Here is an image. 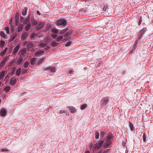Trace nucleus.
<instances>
[{
    "mask_svg": "<svg viewBox=\"0 0 153 153\" xmlns=\"http://www.w3.org/2000/svg\"><path fill=\"white\" fill-rule=\"evenodd\" d=\"M111 136H108L106 138V140H110V139L111 138Z\"/></svg>",
    "mask_w": 153,
    "mask_h": 153,
    "instance_id": "nucleus-51",
    "label": "nucleus"
},
{
    "mask_svg": "<svg viewBox=\"0 0 153 153\" xmlns=\"http://www.w3.org/2000/svg\"><path fill=\"white\" fill-rule=\"evenodd\" d=\"M109 149H107L106 150H105L103 153H109Z\"/></svg>",
    "mask_w": 153,
    "mask_h": 153,
    "instance_id": "nucleus-52",
    "label": "nucleus"
},
{
    "mask_svg": "<svg viewBox=\"0 0 153 153\" xmlns=\"http://www.w3.org/2000/svg\"><path fill=\"white\" fill-rule=\"evenodd\" d=\"M1 151L2 152H6L8 151V150L7 149H2L1 150Z\"/></svg>",
    "mask_w": 153,
    "mask_h": 153,
    "instance_id": "nucleus-55",
    "label": "nucleus"
},
{
    "mask_svg": "<svg viewBox=\"0 0 153 153\" xmlns=\"http://www.w3.org/2000/svg\"><path fill=\"white\" fill-rule=\"evenodd\" d=\"M7 33L9 34V27H6L5 28Z\"/></svg>",
    "mask_w": 153,
    "mask_h": 153,
    "instance_id": "nucleus-44",
    "label": "nucleus"
},
{
    "mask_svg": "<svg viewBox=\"0 0 153 153\" xmlns=\"http://www.w3.org/2000/svg\"><path fill=\"white\" fill-rule=\"evenodd\" d=\"M51 36L53 39L56 37L57 36L55 34H52Z\"/></svg>",
    "mask_w": 153,
    "mask_h": 153,
    "instance_id": "nucleus-53",
    "label": "nucleus"
},
{
    "mask_svg": "<svg viewBox=\"0 0 153 153\" xmlns=\"http://www.w3.org/2000/svg\"><path fill=\"white\" fill-rule=\"evenodd\" d=\"M28 34L26 32H25L21 36V38L23 40L25 39L27 36Z\"/></svg>",
    "mask_w": 153,
    "mask_h": 153,
    "instance_id": "nucleus-19",
    "label": "nucleus"
},
{
    "mask_svg": "<svg viewBox=\"0 0 153 153\" xmlns=\"http://www.w3.org/2000/svg\"><path fill=\"white\" fill-rule=\"evenodd\" d=\"M27 7H25L23 10H22V14L23 15L25 16L27 14Z\"/></svg>",
    "mask_w": 153,
    "mask_h": 153,
    "instance_id": "nucleus-20",
    "label": "nucleus"
},
{
    "mask_svg": "<svg viewBox=\"0 0 153 153\" xmlns=\"http://www.w3.org/2000/svg\"><path fill=\"white\" fill-rule=\"evenodd\" d=\"M41 37V36H39V37Z\"/></svg>",
    "mask_w": 153,
    "mask_h": 153,
    "instance_id": "nucleus-64",
    "label": "nucleus"
},
{
    "mask_svg": "<svg viewBox=\"0 0 153 153\" xmlns=\"http://www.w3.org/2000/svg\"><path fill=\"white\" fill-rule=\"evenodd\" d=\"M6 109L4 108H1L0 111V115L1 116L4 117L7 114Z\"/></svg>",
    "mask_w": 153,
    "mask_h": 153,
    "instance_id": "nucleus-5",
    "label": "nucleus"
},
{
    "mask_svg": "<svg viewBox=\"0 0 153 153\" xmlns=\"http://www.w3.org/2000/svg\"><path fill=\"white\" fill-rule=\"evenodd\" d=\"M51 32L54 34H57L58 33V30L56 29L53 28L51 30Z\"/></svg>",
    "mask_w": 153,
    "mask_h": 153,
    "instance_id": "nucleus-30",
    "label": "nucleus"
},
{
    "mask_svg": "<svg viewBox=\"0 0 153 153\" xmlns=\"http://www.w3.org/2000/svg\"><path fill=\"white\" fill-rule=\"evenodd\" d=\"M7 57H5L4 60L1 63V64L0 65V68H2L3 66L5 64V63L7 61Z\"/></svg>",
    "mask_w": 153,
    "mask_h": 153,
    "instance_id": "nucleus-9",
    "label": "nucleus"
},
{
    "mask_svg": "<svg viewBox=\"0 0 153 153\" xmlns=\"http://www.w3.org/2000/svg\"><path fill=\"white\" fill-rule=\"evenodd\" d=\"M23 27V25L22 24H21L19 25L18 30V32H20L22 29Z\"/></svg>",
    "mask_w": 153,
    "mask_h": 153,
    "instance_id": "nucleus-26",
    "label": "nucleus"
},
{
    "mask_svg": "<svg viewBox=\"0 0 153 153\" xmlns=\"http://www.w3.org/2000/svg\"><path fill=\"white\" fill-rule=\"evenodd\" d=\"M45 52L44 51L40 50L39 51H36L35 53V55L36 56H38L40 55Z\"/></svg>",
    "mask_w": 153,
    "mask_h": 153,
    "instance_id": "nucleus-15",
    "label": "nucleus"
},
{
    "mask_svg": "<svg viewBox=\"0 0 153 153\" xmlns=\"http://www.w3.org/2000/svg\"><path fill=\"white\" fill-rule=\"evenodd\" d=\"M50 48V47L49 46H47V47L45 48V50L46 51H47Z\"/></svg>",
    "mask_w": 153,
    "mask_h": 153,
    "instance_id": "nucleus-56",
    "label": "nucleus"
},
{
    "mask_svg": "<svg viewBox=\"0 0 153 153\" xmlns=\"http://www.w3.org/2000/svg\"><path fill=\"white\" fill-rule=\"evenodd\" d=\"M146 31V28H144L140 30L138 33L137 40H139L142 37L145 32Z\"/></svg>",
    "mask_w": 153,
    "mask_h": 153,
    "instance_id": "nucleus-3",
    "label": "nucleus"
},
{
    "mask_svg": "<svg viewBox=\"0 0 153 153\" xmlns=\"http://www.w3.org/2000/svg\"><path fill=\"white\" fill-rule=\"evenodd\" d=\"M85 153H90L89 151H87Z\"/></svg>",
    "mask_w": 153,
    "mask_h": 153,
    "instance_id": "nucleus-61",
    "label": "nucleus"
},
{
    "mask_svg": "<svg viewBox=\"0 0 153 153\" xmlns=\"http://www.w3.org/2000/svg\"><path fill=\"white\" fill-rule=\"evenodd\" d=\"M138 19L139 20L138 22V25H140L142 22V17L140 16L139 15L137 16Z\"/></svg>",
    "mask_w": 153,
    "mask_h": 153,
    "instance_id": "nucleus-24",
    "label": "nucleus"
},
{
    "mask_svg": "<svg viewBox=\"0 0 153 153\" xmlns=\"http://www.w3.org/2000/svg\"><path fill=\"white\" fill-rule=\"evenodd\" d=\"M37 14L38 15H41V13H40V12H39V11H37Z\"/></svg>",
    "mask_w": 153,
    "mask_h": 153,
    "instance_id": "nucleus-59",
    "label": "nucleus"
},
{
    "mask_svg": "<svg viewBox=\"0 0 153 153\" xmlns=\"http://www.w3.org/2000/svg\"><path fill=\"white\" fill-rule=\"evenodd\" d=\"M71 43H72L70 41L68 42L65 44V46H69L71 44Z\"/></svg>",
    "mask_w": 153,
    "mask_h": 153,
    "instance_id": "nucleus-43",
    "label": "nucleus"
},
{
    "mask_svg": "<svg viewBox=\"0 0 153 153\" xmlns=\"http://www.w3.org/2000/svg\"><path fill=\"white\" fill-rule=\"evenodd\" d=\"M28 42L27 41H24L23 43V45H27V44Z\"/></svg>",
    "mask_w": 153,
    "mask_h": 153,
    "instance_id": "nucleus-50",
    "label": "nucleus"
},
{
    "mask_svg": "<svg viewBox=\"0 0 153 153\" xmlns=\"http://www.w3.org/2000/svg\"><path fill=\"white\" fill-rule=\"evenodd\" d=\"M106 142L104 143L103 146L104 147L109 146L111 144V141L110 140H106Z\"/></svg>",
    "mask_w": 153,
    "mask_h": 153,
    "instance_id": "nucleus-13",
    "label": "nucleus"
},
{
    "mask_svg": "<svg viewBox=\"0 0 153 153\" xmlns=\"http://www.w3.org/2000/svg\"><path fill=\"white\" fill-rule=\"evenodd\" d=\"M45 58H43L41 59H40L39 60L38 63H37V64L38 65H40L42 63V62L43 61H44V60H45Z\"/></svg>",
    "mask_w": 153,
    "mask_h": 153,
    "instance_id": "nucleus-29",
    "label": "nucleus"
},
{
    "mask_svg": "<svg viewBox=\"0 0 153 153\" xmlns=\"http://www.w3.org/2000/svg\"><path fill=\"white\" fill-rule=\"evenodd\" d=\"M23 58L22 57H20L17 60L16 64L19 65L23 63Z\"/></svg>",
    "mask_w": 153,
    "mask_h": 153,
    "instance_id": "nucleus-11",
    "label": "nucleus"
},
{
    "mask_svg": "<svg viewBox=\"0 0 153 153\" xmlns=\"http://www.w3.org/2000/svg\"><path fill=\"white\" fill-rule=\"evenodd\" d=\"M129 127L131 131H132L134 130V127L133 125L130 122H129Z\"/></svg>",
    "mask_w": 153,
    "mask_h": 153,
    "instance_id": "nucleus-28",
    "label": "nucleus"
},
{
    "mask_svg": "<svg viewBox=\"0 0 153 153\" xmlns=\"http://www.w3.org/2000/svg\"><path fill=\"white\" fill-rule=\"evenodd\" d=\"M10 87H5L4 90L5 92H7L10 90Z\"/></svg>",
    "mask_w": 153,
    "mask_h": 153,
    "instance_id": "nucleus-34",
    "label": "nucleus"
},
{
    "mask_svg": "<svg viewBox=\"0 0 153 153\" xmlns=\"http://www.w3.org/2000/svg\"><path fill=\"white\" fill-rule=\"evenodd\" d=\"M27 71V69H23L22 70V72L23 74L26 73Z\"/></svg>",
    "mask_w": 153,
    "mask_h": 153,
    "instance_id": "nucleus-49",
    "label": "nucleus"
},
{
    "mask_svg": "<svg viewBox=\"0 0 153 153\" xmlns=\"http://www.w3.org/2000/svg\"><path fill=\"white\" fill-rule=\"evenodd\" d=\"M21 68H18L16 71V75L17 76H19L21 72Z\"/></svg>",
    "mask_w": 153,
    "mask_h": 153,
    "instance_id": "nucleus-23",
    "label": "nucleus"
},
{
    "mask_svg": "<svg viewBox=\"0 0 153 153\" xmlns=\"http://www.w3.org/2000/svg\"><path fill=\"white\" fill-rule=\"evenodd\" d=\"M45 25V24L42 22H41L36 26V29L38 30H40L42 27H43Z\"/></svg>",
    "mask_w": 153,
    "mask_h": 153,
    "instance_id": "nucleus-10",
    "label": "nucleus"
},
{
    "mask_svg": "<svg viewBox=\"0 0 153 153\" xmlns=\"http://www.w3.org/2000/svg\"><path fill=\"white\" fill-rule=\"evenodd\" d=\"M146 135L145 134L143 133V141L144 142H145L146 140Z\"/></svg>",
    "mask_w": 153,
    "mask_h": 153,
    "instance_id": "nucleus-46",
    "label": "nucleus"
},
{
    "mask_svg": "<svg viewBox=\"0 0 153 153\" xmlns=\"http://www.w3.org/2000/svg\"><path fill=\"white\" fill-rule=\"evenodd\" d=\"M16 36L17 34L16 33H14L12 34V35L10 36V41H12L16 37Z\"/></svg>",
    "mask_w": 153,
    "mask_h": 153,
    "instance_id": "nucleus-16",
    "label": "nucleus"
},
{
    "mask_svg": "<svg viewBox=\"0 0 153 153\" xmlns=\"http://www.w3.org/2000/svg\"><path fill=\"white\" fill-rule=\"evenodd\" d=\"M95 138L96 139H99V136H100L99 133L97 131H96L95 132Z\"/></svg>",
    "mask_w": 153,
    "mask_h": 153,
    "instance_id": "nucleus-27",
    "label": "nucleus"
},
{
    "mask_svg": "<svg viewBox=\"0 0 153 153\" xmlns=\"http://www.w3.org/2000/svg\"><path fill=\"white\" fill-rule=\"evenodd\" d=\"M16 77H13L10 80V83L12 85H14L16 83Z\"/></svg>",
    "mask_w": 153,
    "mask_h": 153,
    "instance_id": "nucleus-8",
    "label": "nucleus"
},
{
    "mask_svg": "<svg viewBox=\"0 0 153 153\" xmlns=\"http://www.w3.org/2000/svg\"><path fill=\"white\" fill-rule=\"evenodd\" d=\"M56 23L57 25L64 26L67 24V22L65 19L62 18L56 21Z\"/></svg>",
    "mask_w": 153,
    "mask_h": 153,
    "instance_id": "nucleus-1",
    "label": "nucleus"
},
{
    "mask_svg": "<svg viewBox=\"0 0 153 153\" xmlns=\"http://www.w3.org/2000/svg\"><path fill=\"white\" fill-rule=\"evenodd\" d=\"M133 50V49L132 48L130 51V52H129V53L130 54L131 53H133V50Z\"/></svg>",
    "mask_w": 153,
    "mask_h": 153,
    "instance_id": "nucleus-58",
    "label": "nucleus"
},
{
    "mask_svg": "<svg viewBox=\"0 0 153 153\" xmlns=\"http://www.w3.org/2000/svg\"><path fill=\"white\" fill-rule=\"evenodd\" d=\"M33 26H35L37 24V22L36 21H33L32 23Z\"/></svg>",
    "mask_w": 153,
    "mask_h": 153,
    "instance_id": "nucleus-54",
    "label": "nucleus"
},
{
    "mask_svg": "<svg viewBox=\"0 0 153 153\" xmlns=\"http://www.w3.org/2000/svg\"><path fill=\"white\" fill-rule=\"evenodd\" d=\"M72 72V71L70 70L69 71V74H71Z\"/></svg>",
    "mask_w": 153,
    "mask_h": 153,
    "instance_id": "nucleus-60",
    "label": "nucleus"
},
{
    "mask_svg": "<svg viewBox=\"0 0 153 153\" xmlns=\"http://www.w3.org/2000/svg\"><path fill=\"white\" fill-rule=\"evenodd\" d=\"M0 35L3 38H4L5 37V33L2 31L0 32Z\"/></svg>",
    "mask_w": 153,
    "mask_h": 153,
    "instance_id": "nucleus-41",
    "label": "nucleus"
},
{
    "mask_svg": "<svg viewBox=\"0 0 153 153\" xmlns=\"http://www.w3.org/2000/svg\"><path fill=\"white\" fill-rule=\"evenodd\" d=\"M72 33V30H70L69 31L66 32L65 35V36H68L69 35H70Z\"/></svg>",
    "mask_w": 153,
    "mask_h": 153,
    "instance_id": "nucleus-37",
    "label": "nucleus"
},
{
    "mask_svg": "<svg viewBox=\"0 0 153 153\" xmlns=\"http://www.w3.org/2000/svg\"><path fill=\"white\" fill-rule=\"evenodd\" d=\"M105 134V132L104 131H102L101 132V136L100 137H102V138L104 136Z\"/></svg>",
    "mask_w": 153,
    "mask_h": 153,
    "instance_id": "nucleus-48",
    "label": "nucleus"
},
{
    "mask_svg": "<svg viewBox=\"0 0 153 153\" xmlns=\"http://www.w3.org/2000/svg\"><path fill=\"white\" fill-rule=\"evenodd\" d=\"M68 30V29L65 28L62 30L60 32V34H62L65 32H66Z\"/></svg>",
    "mask_w": 153,
    "mask_h": 153,
    "instance_id": "nucleus-42",
    "label": "nucleus"
},
{
    "mask_svg": "<svg viewBox=\"0 0 153 153\" xmlns=\"http://www.w3.org/2000/svg\"><path fill=\"white\" fill-rule=\"evenodd\" d=\"M138 40L137 39V40H136L135 41V43L133 47L132 48V49H133V50H134L136 48V47H137V41H138Z\"/></svg>",
    "mask_w": 153,
    "mask_h": 153,
    "instance_id": "nucleus-39",
    "label": "nucleus"
},
{
    "mask_svg": "<svg viewBox=\"0 0 153 153\" xmlns=\"http://www.w3.org/2000/svg\"><path fill=\"white\" fill-rule=\"evenodd\" d=\"M104 143L103 140H101L98 143H96L94 145L93 148V151H96V150L99 149Z\"/></svg>",
    "mask_w": 153,
    "mask_h": 153,
    "instance_id": "nucleus-2",
    "label": "nucleus"
},
{
    "mask_svg": "<svg viewBox=\"0 0 153 153\" xmlns=\"http://www.w3.org/2000/svg\"><path fill=\"white\" fill-rule=\"evenodd\" d=\"M63 38V36H61L59 37H57L55 41L56 42H59V41L61 40Z\"/></svg>",
    "mask_w": 153,
    "mask_h": 153,
    "instance_id": "nucleus-25",
    "label": "nucleus"
},
{
    "mask_svg": "<svg viewBox=\"0 0 153 153\" xmlns=\"http://www.w3.org/2000/svg\"><path fill=\"white\" fill-rule=\"evenodd\" d=\"M29 21H30L29 16L27 18L25 19L24 21V22H23L25 24H26L27 23L29 22Z\"/></svg>",
    "mask_w": 153,
    "mask_h": 153,
    "instance_id": "nucleus-35",
    "label": "nucleus"
},
{
    "mask_svg": "<svg viewBox=\"0 0 153 153\" xmlns=\"http://www.w3.org/2000/svg\"><path fill=\"white\" fill-rule=\"evenodd\" d=\"M33 45V44L31 42H28L27 45L26 46V47L28 49H30L32 48Z\"/></svg>",
    "mask_w": 153,
    "mask_h": 153,
    "instance_id": "nucleus-12",
    "label": "nucleus"
},
{
    "mask_svg": "<svg viewBox=\"0 0 153 153\" xmlns=\"http://www.w3.org/2000/svg\"><path fill=\"white\" fill-rule=\"evenodd\" d=\"M20 55L23 56L26 53V48H24L20 52Z\"/></svg>",
    "mask_w": 153,
    "mask_h": 153,
    "instance_id": "nucleus-17",
    "label": "nucleus"
},
{
    "mask_svg": "<svg viewBox=\"0 0 153 153\" xmlns=\"http://www.w3.org/2000/svg\"><path fill=\"white\" fill-rule=\"evenodd\" d=\"M43 69L45 71L50 70L52 72H54L56 71L55 68L52 67H44Z\"/></svg>",
    "mask_w": 153,
    "mask_h": 153,
    "instance_id": "nucleus-6",
    "label": "nucleus"
},
{
    "mask_svg": "<svg viewBox=\"0 0 153 153\" xmlns=\"http://www.w3.org/2000/svg\"><path fill=\"white\" fill-rule=\"evenodd\" d=\"M36 33H33L30 36V37L31 38H33L34 37L36 36Z\"/></svg>",
    "mask_w": 153,
    "mask_h": 153,
    "instance_id": "nucleus-47",
    "label": "nucleus"
},
{
    "mask_svg": "<svg viewBox=\"0 0 153 153\" xmlns=\"http://www.w3.org/2000/svg\"><path fill=\"white\" fill-rule=\"evenodd\" d=\"M5 42L3 41H1L0 42V46L1 47H3L5 44Z\"/></svg>",
    "mask_w": 153,
    "mask_h": 153,
    "instance_id": "nucleus-36",
    "label": "nucleus"
},
{
    "mask_svg": "<svg viewBox=\"0 0 153 153\" xmlns=\"http://www.w3.org/2000/svg\"><path fill=\"white\" fill-rule=\"evenodd\" d=\"M37 59L36 58H34L31 59L30 63L32 65H34L36 62Z\"/></svg>",
    "mask_w": 153,
    "mask_h": 153,
    "instance_id": "nucleus-22",
    "label": "nucleus"
},
{
    "mask_svg": "<svg viewBox=\"0 0 153 153\" xmlns=\"http://www.w3.org/2000/svg\"><path fill=\"white\" fill-rule=\"evenodd\" d=\"M28 65H29L28 62L27 61L26 62H25L24 65V68H27L28 67Z\"/></svg>",
    "mask_w": 153,
    "mask_h": 153,
    "instance_id": "nucleus-40",
    "label": "nucleus"
},
{
    "mask_svg": "<svg viewBox=\"0 0 153 153\" xmlns=\"http://www.w3.org/2000/svg\"><path fill=\"white\" fill-rule=\"evenodd\" d=\"M5 71H2L0 74V79H1L4 76L5 74Z\"/></svg>",
    "mask_w": 153,
    "mask_h": 153,
    "instance_id": "nucleus-33",
    "label": "nucleus"
},
{
    "mask_svg": "<svg viewBox=\"0 0 153 153\" xmlns=\"http://www.w3.org/2000/svg\"><path fill=\"white\" fill-rule=\"evenodd\" d=\"M87 107L86 104H85L81 106L80 108L81 110H83Z\"/></svg>",
    "mask_w": 153,
    "mask_h": 153,
    "instance_id": "nucleus-38",
    "label": "nucleus"
},
{
    "mask_svg": "<svg viewBox=\"0 0 153 153\" xmlns=\"http://www.w3.org/2000/svg\"><path fill=\"white\" fill-rule=\"evenodd\" d=\"M45 42L46 44L49 43H50V38L49 37L46 38L45 39Z\"/></svg>",
    "mask_w": 153,
    "mask_h": 153,
    "instance_id": "nucleus-32",
    "label": "nucleus"
},
{
    "mask_svg": "<svg viewBox=\"0 0 153 153\" xmlns=\"http://www.w3.org/2000/svg\"><path fill=\"white\" fill-rule=\"evenodd\" d=\"M67 107H68L70 109V110H71V112L72 113H74L76 111V110L75 109V108L73 106H68Z\"/></svg>",
    "mask_w": 153,
    "mask_h": 153,
    "instance_id": "nucleus-14",
    "label": "nucleus"
},
{
    "mask_svg": "<svg viewBox=\"0 0 153 153\" xmlns=\"http://www.w3.org/2000/svg\"><path fill=\"white\" fill-rule=\"evenodd\" d=\"M1 100H0V103H1Z\"/></svg>",
    "mask_w": 153,
    "mask_h": 153,
    "instance_id": "nucleus-63",
    "label": "nucleus"
},
{
    "mask_svg": "<svg viewBox=\"0 0 153 153\" xmlns=\"http://www.w3.org/2000/svg\"><path fill=\"white\" fill-rule=\"evenodd\" d=\"M20 47V45L19 44H18L16 46L13 50L12 53L13 54H16L18 51Z\"/></svg>",
    "mask_w": 153,
    "mask_h": 153,
    "instance_id": "nucleus-7",
    "label": "nucleus"
},
{
    "mask_svg": "<svg viewBox=\"0 0 153 153\" xmlns=\"http://www.w3.org/2000/svg\"><path fill=\"white\" fill-rule=\"evenodd\" d=\"M108 8V5L107 4L105 5L104 6L103 8V10L104 11H105L107 8Z\"/></svg>",
    "mask_w": 153,
    "mask_h": 153,
    "instance_id": "nucleus-45",
    "label": "nucleus"
},
{
    "mask_svg": "<svg viewBox=\"0 0 153 153\" xmlns=\"http://www.w3.org/2000/svg\"><path fill=\"white\" fill-rule=\"evenodd\" d=\"M39 46L41 48H44L47 45V44L43 43H41L39 44Z\"/></svg>",
    "mask_w": 153,
    "mask_h": 153,
    "instance_id": "nucleus-31",
    "label": "nucleus"
},
{
    "mask_svg": "<svg viewBox=\"0 0 153 153\" xmlns=\"http://www.w3.org/2000/svg\"><path fill=\"white\" fill-rule=\"evenodd\" d=\"M65 112L63 110H60L59 111V113L60 114H62V113H65Z\"/></svg>",
    "mask_w": 153,
    "mask_h": 153,
    "instance_id": "nucleus-57",
    "label": "nucleus"
},
{
    "mask_svg": "<svg viewBox=\"0 0 153 153\" xmlns=\"http://www.w3.org/2000/svg\"><path fill=\"white\" fill-rule=\"evenodd\" d=\"M98 153H101L100 151H99Z\"/></svg>",
    "mask_w": 153,
    "mask_h": 153,
    "instance_id": "nucleus-62",
    "label": "nucleus"
},
{
    "mask_svg": "<svg viewBox=\"0 0 153 153\" xmlns=\"http://www.w3.org/2000/svg\"><path fill=\"white\" fill-rule=\"evenodd\" d=\"M108 97H105L103 98L101 100V106L102 107H104L106 105L108 102Z\"/></svg>",
    "mask_w": 153,
    "mask_h": 153,
    "instance_id": "nucleus-4",
    "label": "nucleus"
},
{
    "mask_svg": "<svg viewBox=\"0 0 153 153\" xmlns=\"http://www.w3.org/2000/svg\"><path fill=\"white\" fill-rule=\"evenodd\" d=\"M31 27V24L30 23L28 24L25 27V30L26 31H28L29 30H30Z\"/></svg>",
    "mask_w": 153,
    "mask_h": 153,
    "instance_id": "nucleus-18",
    "label": "nucleus"
},
{
    "mask_svg": "<svg viewBox=\"0 0 153 153\" xmlns=\"http://www.w3.org/2000/svg\"><path fill=\"white\" fill-rule=\"evenodd\" d=\"M59 44V43L56 42H53L51 43V45L53 47H56Z\"/></svg>",
    "mask_w": 153,
    "mask_h": 153,
    "instance_id": "nucleus-21",
    "label": "nucleus"
}]
</instances>
